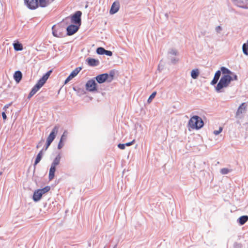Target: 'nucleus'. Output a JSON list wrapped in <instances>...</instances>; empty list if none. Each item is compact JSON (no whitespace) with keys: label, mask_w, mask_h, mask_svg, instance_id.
<instances>
[{"label":"nucleus","mask_w":248,"mask_h":248,"mask_svg":"<svg viewBox=\"0 0 248 248\" xmlns=\"http://www.w3.org/2000/svg\"><path fill=\"white\" fill-rule=\"evenodd\" d=\"M39 191H40L42 194L43 195L48 192L50 189V187L48 186H45L44 188L41 189H38Z\"/></svg>","instance_id":"nucleus-29"},{"label":"nucleus","mask_w":248,"mask_h":248,"mask_svg":"<svg viewBox=\"0 0 248 248\" xmlns=\"http://www.w3.org/2000/svg\"><path fill=\"white\" fill-rule=\"evenodd\" d=\"M2 174V172L0 171V176Z\"/></svg>","instance_id":"nucleus-52"},{"label":"nucleus","mask_w":248,"mask_h":248,"mask_svg":"<svg viewBox=\"0 0 248 248\" xmlns=\"http://www.w3.org/2000/svg\"><path fill=\"white\" fill-rule=\"evenodd\" d=\"M248 220V216L244 215L237 219V222L241 225H244Z\"/></svg>","instance_id":"nucleus-21"},{"label":"nucleus","mask_w":248,"mask_h":248,"mask_svg":"<svg viewBox=\"0 0 248 248\" xmlns=\"http://www.w3.org/2000/svg\"><path fill=\"white\" fill-rule=\"evenodd\" d=\"M221 71L217 70L215 73V76H216L217 77H218L219 78L220 77V76H221Z\"/></svg>","instance_id":"nucleus-42"},{"label":"nucleus","mask_w":248,"mask_h":248,"mask_svg":"<svg viewBox=\"0 0 248 248\" xmlns=\"http://www.w3.org/2000/svg\"><path fill=\"white\" fill-rule=\"evenodd\" d=\"M116 247H117V245H115V246L113 247V248H116Z\"/></svg>","instance_id":"nucleus-53"},{"label":"nucleus","mask_w":248,"mask_h":248,"mask_svg":"<svg viewBox=\"0 0 248 248\" xmlns=\"http://www.w3.org/2000/svg\"><path fill=\"white\" fill-rule=\"evenodd\" d=\"M115 73V71L111 70L109 71V74H108V82H110L113 80Z\"/></svg>","instance_id":"nucleus-26"},{"label":"nucleus","mask_w":248,"mask_h":248,"mask_svg":"<svg viewBox=\"0 0 248 248\" xmlns=\"http://www.w3.org/2000/svg\"><path fill=\"white\" fill-rule=\"evenodd\" d=\"M37 1L38 7H46L52 2L51 0H37Z\"/></svg>","instance_id":"nucleus-20"},{"label":"nucleus","mask_w":248,"mask_h":248,"mask_svg":"<svg viewBox=\"0 0 248 248\" xmlns=\"http://www.w3.org/2000/svg\"><path fill=\"white\" fill-rule=\"evenodd\" d=\"M81 69V67H78L75 69L66 78L64 81V84H67L73 78H75L79 73Z\"/></svg>","instance_id":"nucleus-12"},{"label":"nucleus","mask_w":248,"mask_h":248,"mask_svg":"<svg viewBox=\"0 0 248 248\" xmlns=\"http://www.w3.org/2000/svg\"><path fill=\"white\" fill-rule=\"evenodd\" d=\"M156 94V92H154L153 93H152L149 96V97L147 100V102L148 103H151L152 102V101L153 100V99L155 97Z\"/></svg>","instance_id":"nucleus-31"},{"label":"nucleus","mask_w":248,"mask_h":248,"mask_svg":"<svg viewBox=\"0 0 248 248\" xmlns=\"http://www.w3.org/2000/svg\"><path fill=\"white\" fill-rule=\"evenodd\" d=\"M11 105V103L5 105L3 108V109L5 111L6 110V109L9 108V107Z\"/></svg>","instance_id":"nucleus-46"},{"label":"nucleus","mask_w":248,"mask_h":248,"mask_svg":"<svg viewBox=\"0 0 248 248\" xmlns=\"http://www.w3.org/2000/svg\"><path fill=\"white\" fill-rule=\"evenodd\" d=\"M112 54L113 53L112 51L105 49L104 55H106L108 56H111Z\"/></svg>","instance_id":"nucleus-37"},{"label":"nucleus","mask_w":248,"mask_h":248,"mask_svg":"<svg viewBox=\"0 0 248 248\" xmlns=\"http://www.w3.org/2000/svg\"><path fill=\"white\" fill-rule=\"evenodd\" d=\"M62 140H60V141L59 142L58 145V149L60 150L61 149L63 146H64V143Z\"/></svg>","instance_id":"nucleus-35"},{"label":"nucleus","mask_w":248,"mask_h":248,"mask_svg":"<svg viewBox=\"0 0 248 248\" xmlns=\"http://www.w3.org/2000/svg\"><path fill=\"white\" fill-rule=\"evenodd\" d=\"M2 118L4 120H6L7 119V116L6 115V113L4 111H3L1 113Z\"/></svg>","instance_id":"nucleus-45"},{"label":"nucleus","mask_w":248,"mask_h":248,"mask_svg":"<svg viewBox=\"0 0 248 248\" xmlns=\"http://www.w3.org/2000/svg\"><path fill=\"white\" fill-rule=\"evenodd\" d=\"M234 4L238 7L243 9H248L246 4L248 3V0H233Z\"/></svg>","instance_id":"nucleus-14"},{"label":"nucleus","mask_w":248,"mask_h":248,"mask_svg":"<svg viewBox=\"0 0 248 248\" xmlns=\"http://www.w3.org/2000/svg\"><path fill=\"white\" fill-rule=\"evenodd\" d=\"M247 104L245 102L242 103L238 107L235 113V118L241 119L243 118V114L245 113L247 111Z\"/></svg>","instance_id":"nucleus-7"},{"label":"nucleus","mask_w":248,"mask_h":248,"mask_svg":"<svg viewBox=\"0 0 248 248\" xmlns=\"http://www.w3.org/2000/svg\"><path fill=\"white\" fill-rule=\"evenodd\" d=\"M25 5L30 10H35L38 7L37 0H24Z\"/></svg>","instance_id":"nucleus-9"},{"label":"nucleus","mask_w":248,"mask_h":248,"mask_svg":"<svg viewBox=\"0 0 248 248\" xmlns=\"http://www.w3.org/2000/svg\"><path fill=\"white\" fill-rule=\"evenodd\" d=\"M199 75L198 69H193L191 72V77L193 79H197Z\"/></svg>","instance_id":"nucleus-27"},{"label":"nucleus","mask_w":248,"mask_h":248,"mask_svg":"<svg viewBox=\"0 0 248 248\" xmlns=\"http://www.w3.org/2000/svg\"><path fill=\"white\" fill-rule=\"evenodd\" d=\"M221 31H222V28L220 26H218L216 27V31L217 33H220Z\"/></svg>","instance_id":"nucleus-44"},{"label":"nucleus","mask_w":248,"mask_h":248,"mask_svg":"<svg viewBox=\"0 0 248 248\" xmlns=\"http://www.w3.org/2000/svg\"><path fill=\"white\" fill-rule=\"evenodd\" d=\"M85 88L86 90L90 92H94L97 91V84L94 78L89 80L86 82Z\"/></svg>","instance_id":"nucleus-6"},{"label":"nucleus","mask_w":248,"mask_h":248,"mask_svg":"<svg viewBox=\"0 0 248 248\" xmlns=\"http://www.w3.org/2000/svg\"><path fill=\"white\" fill-rule=\"evenodd\" d=\"M80 26L76 24H71L66 28V35L71 36L77 32Z\"/></svg>","instance_id":"nucleus-11"},{"label":"nucleus","mask_w":248,"mask_h":248,"mask_svg":"<svg viewBox=\"0 0 248 248\" xmlns=\"http://www.w3.org/2000/svg\"><path fill=\"white\" fill-rule=\"evenodd\" d=\"M222 130H223V128L222 127H219V129L218 130H215L213 132V133L215 135H217L222 132Z\"/></svg>","instance_id":"nucleus-36"},{"label":"nucleus","mask_w":248,"mask_h":248,"mask_svg":"<svg viewBox=\"0 0 248 248\" xmlns=\"http://www.w3.org/2000/svg\"><path fill=\"white\" fill-rule=\"evenodd\" d=\"M220 71H221V72H222L223 75H230V74H232V72L228 68H227L224 66L221 67Z\"/></svg>","instance_id":"nucleus-25"},{"label":"nucleus","mask_w":248,"mask_h":248,"mask_svg":"<svg viewBox=\"0 0 248 248\" xmlns=\"http://www.w3.org/2000/svg\"><path fill=\"white\" fill-rule=\"evenodd\" d=\"M105 49L103 47H98L96 50V52L98 55H104Z\"/></svg>","instance_id":"nucleus-30"},{"label":"nucleus","mask_w":248,"mask_h":248,"mask_svg":"<svg viewBox=\"0 0 248 248\" xmlns=\"http://www.w3.org/2000/svg\"><path fill=\"white\" fill-rule=\"evenodd\" d=\"M165 16L166 17V18H168L169 17V14L168 13H166L165 15Z\"/></svg>","instance_id":"nucleus-51"},{"label":"nucleus","mask_w":248,"mask_h":248,"mask_svg":"<svg viewBox=\"0 0 248 248\" xmlns=\"http://www.w3.org/2000/svg\"><path fill=\"white\" fill-rule=\"evenodd\" d=\"M61 159V154L59 153L56 155L55 158L53 159L50 168L49 169L48 179L49 181L52 180L54 179L55 176V173L56 170V166L60 164Z\"/></svg>","instance_id":"nucleus-3"},{"label":"nucleus","mask_w":248,"mask_h":248,"mask_svg":"<svg viewBox=\"0 0 248 248\" xmlns=\"http://www.w3.org/2000/svg\"><path fill=\"white\" fill-rule=\"evenodd\" d=\"M178 54L177 51L174 49L171 48L170 49L168 52V58L170 61V62L172 64H175L177 62H178L179 59L174 57V56H177Z\"/></svg>","instance_id":"nucleus-8"},{"label":"nucleus","mask_w":248,"mask_h":248,"mask_svg":"<svg viewBox=\"0 0 248 248\" xmlns=\"http://www.w3.org/2000/svg\"><path fill=\"white\" fill-rule=\"evenodd\" d=\"M203 125L204 123L202 119L197 115L192 116L188 121V125L192 129H200Z\"/></svg>","instance_id":"nucleus-2"},{"label":"nucleus","mask_w":248,"mask_h":248,"mask_svg":"<svg viewBox=\"0 0 248 248\" xmlns=\"http://www.w3.org/2000/svg\"><path fill=\"white\" fill-rule=\"evenodd\" d=\"M34 94L33 93H32L31 91L30 92L29 95H28V99H30L31 98L33 95H34Z\"/></svg>","instance_id":"nucleus-47"},{"label":"nucleus","mask_w":248,"mask_h":248,"mask_svg":"<svg viewBox=\"0 0 248 248\" xmlns=\"http://www.w3.org/2000/svg\"><path fill=\"white\" fill-rule=\"evenodd\" d=\"M232 81V79L231 75H222L219 82L215 87L216 92L218 93L222 92L221 90L224 88L227 87Z\"/></svg>","instance_id":"nucleus-1"},{"label":"nucleus","mask_w":248,"mask_h":248,"mask_svg":"<svg viewBox=\"0 0 248 248\" xmlns=\"http://www.w3.org/2000/svg\"><path fill=\"white\" fill-rule=\"evenodd\" d=\"M118 147L120 149L123 150L125 149V146L124 143H119L118 145Z\"/></svg>","instance_id":"nucleus-41"},{"label":"nucleus","mask_w":248,"mask_h":248,"mask_svg":"<svg viewBox=\"0 0 248 248\" xmlns=\"http://www.w3.org/2000/svg\"><path fill=\"white\" fill-rule=\"evenodd\" d=\"M108 73H103L99 74L94 78V79L96 80L99 84H102L106 81L108 82Z\"/></svg>","instance_id":"nucleus-13"},{"label":"nucleus","mask_w":248,"mask_h":248,"mask_svg":"<svg viewBox=\"0 0 248 248\" xmlns=\"http://www.w3.org/2000/svg\"><path fill=\"white\" fill-rule=\"evenodd\" d=\"M54 0H51V1H54Z\"/></svg>","instance_id":"nucleus-54"},{"label":"nucleus","mask_w":248,"mask_h":248,"mask_svg":"<svg viewBox=\"0 0 248 248\" xmlns=\"http://www.w3.org/2000/svg\"><path fill=\"white\" fill-rule=\"evenodd\" d=\"M22 78V72L19 70L16 71L14 74V78L15 80L17 83H19L21 81Z\"/></svg>","instance_id":"nucleus-19"},{"label":"nucleus","mask_w":248,"mask_h":248,"mask_svg":"<svg viewBox=\"0 0 248 248\" xmlns=\"http://www.w3.org/2000/svg\"><path fill=\"white\" fill-rule=\"evenodd\" d=\"M120 8V4L119 1H114L110 8L109 10V14L110 15H113L116 13Z\"/></svg>","instance_id":"nucleus-16"},{"label":"nucleus","mask_w":248,"mask_h":248,"mask_svg":"<svg viewBox=\"0 0 248 248\" xmlns=\"http://www.w3.org/2000/svg\"><path fill=\"white\" fill-rule=\"evenodd\" d=\"M234 248H242V245L240 243L235 242L233 244Z\"/></svg>","instance_id":"nucleus-39"},{"label":"nucleus","mask_w":248,"mask_h":248,"mask_svg":"<svg viewBox=\"0 0 248 248\" xmlns=\"http://www.w3.org/2000/svg\"><path fill=\"white\" fill-rule=\"evenodd\" d=\"M81 15L82 12L80 11H76L71 16V22L73 24L78 25V26H80L81 24Z\"/></svg>","instance_id":"nucleus-5"},{"label":"nucleus","mask_w":248,"mask_h":248,"mask_svg":"<svg viewBox=\"0 0 248 248\" xmlns=\"http://www.w3.org/2000/svg\"><path fill=\"white\" fill-rule=\"evenodd\" d=\"M51 144V143L48 142L46 141V145L42 150H44L45 151H46L48 149V148L49 147V146Z\"/></svg>","instance_id":"nucleus-40"},{"label":"nucleus","mask_w":248,"mask_h":248,"mask_svg":"<svg viewBox=\"0 0 248 248\" xmlns=\"http://www.w3.org/2000/svg\"><path fill=\"white\" fill-rule=\"evenodd\" d=\"M42 195H43V194H42V193L40 191H39L38 189L37 190H35L34 191L33 196H32V199H33V201L35 202H37L41 200V199L42 197Z\"/></svg>","instance_id":"nucleus-18"},{"label":"nucleus","mask_w":248,"mask_h":248,"mask_svg":"<svg viewBox=\"0 0 248 248\" xmlns=\"http://www.w3.org/2000/svg\"><path fill=\"white\" fill-rule=\"evenodd\" d=\"M242 51L244 55L248 56V40L243 44Z\"/></svg>","instance_id":"nucleus-28"},{"label":"nucleus","mask_w":248,"mask_h":248,"mask_svg":"<svg viewBox=\"0 0 248 248\" xmlns=\"http://www.w3.org/2000/svg\"><path fill=\"white\" fill-rule=\"evenodd\" d=\"M43 156V150H41L39 153L37 154V156L35 158L33 166L34 168H35V166L39 163V162L42 159Z\"/></svg>","instance_id":"nucleus-22"},{"label":"nucleus","mask_w":248,"mask_h":248,"mask_svg":"<svg viewBox=\"0 0 248 248\" xmlns=\"http://www.w3.org/2000/svg\"><path fill=\"white\" fill-rule=\"evenodd\" d=\"M163 69V66L161 65L160 63L159 64L158 66V69L160 71L162 70Z\"/></svg>","instance_id":"nucleus-49"},{"label":"nucleus","mask_w":248,"mask_h":248,"mask_svg":"<svg viewBox=\"0 0 248 248\" xmlns=\"http://www.w3.org/2000/svg\"><path fill=\"white\" fill-rule=\"evenodd\" d=\"M69 17H67L66 18H65V19H63V20H62V21H63V22H65V21H67V20L69 19Z\"/></svg>","instance_id":"nucleus-50"},{"label":"nucleus","mask_w":248,"mask_h":248,"mask_svg":"<svg viewBox=\"0 0 248 248\" xmlns=\"http://www.w3.org/2000/svg\"><path fill=\"white\" fill-rule=\"evenodd\" d=\"M44 84L45 83L43 81L40 79H39L36 84L32 87L31 91L35 94Z\"/></svg>","instance_id":"nucleus-15"},{"label":"nucleus","mask_w":248,"mask_h":248,"mask_svg":"<svg viewBox=\"0 0 248 248\" xmlns=\"http://www.w3.org/2000/svg\"><path fill=\"white\" fill-rule=\"evenodd\" d=\"M219 78L218 77H217L214 75V78L211 81L210 84L213 86L215 85L217 83V81L219 80Z\"/></svg>","instance_id":"nucleus-33"},{"label":"nucleus","mask_w":248,"mask_h":248,"mask_svg":"<svg viewBox=\"0 0 248 248\" xmlns=\"http://www.w3.org/2000/svg\"><path fill=\"white\" fill-rule=\"evenodd\" d=\"M68 134V131L67 130H64L62 135L61 136L60 140H62L63 141L65 140H66Z\"/></svg>","instance_id":"nucleus-32"},{"label":"nucleus","mask_w":248,"mask_h":248,"mask_svg":"<svg viewBox=\"0 0 248 248\" xmlns=\"http://www.w3.org/2000/svg\"><path fill=\"white\" fill-rule=\"evenodd\" d=\"M42 141H44L43 140H42L40 142H39L38 143V144L37 145V146H36V148H39L41 146V145H42Z\"/></svg>","instance_id":"nucleus-48"},{"label":"nucleus","mask_w":248,"mask_h":248,"mask_svg":"<svg viewBox=\"0 0 248 248\" xmlns=\"http://www.w3.org/2000/svg\"><path fill=\"white\" fill-rule=\"evenodd\" d=\"M230 171V170L227 168H222L220 170V173L222 174H227Z\"/></svg>","instance_id":"nucleus-34"},{"label":"nucleus","mask_w":248,"mask_h":248,"mask_svg":"<svg viewBox=\"0 0 248 248\" xmlns=\"http://www.w3.org/2000/svg\"><path fill=\"white\" fill-rule=\"evenodd\" d=\"M52 72V70H50L48 71H47L45 74L43 75V76L41 78H40L39 79H40L42 81H43L44 83L46 82L47 79L49 77L50 74Z\"/></svg>","instance_id":"nucleus-23"},{"label":"nucleus","mask_w":248,"mask_h":248,"mask_svg":"<svg viewBox=\"0 0 248 248\" xmlns=\"http://www.w3.org/2000/svg\"><path fill=\"white\" fill-rule=\"evenodd\" d=\"M59 127L58 125H55L53 127L48 137L47 138L46 141L47 142L51 143L53 142L59 131Z\"/></svg>","instance_id":"nucleus-10"},{"label":"nucleus","mask_w":248,"mask_h":248,"mask_svg":"<svg viewBox=\"0 0 248 248\" xmlns=\"http://www.w3.org/2000/svg\"><path fill=\"white\" fill-rule=\"evenodd\" d=\"M52 33L54 36L62 38L65 36L64 33V28L61 27L60 24L57 25H54L52 27Z\"/></svg>","instance_id":"nucleus-4"},{"label":"nucleus","mask_w":248,"mask_h":248,"mask_svg":"<svg viewBox=\"0 0 248 248\" xmlns=\"http://www.w3.org/2000/svg\"><path fill=\"white\" fill-rule=\"evenodd\" d=\"M135 140H132L130 142H128L126 143H124V145L125 146H131V145H132L135 142Z\"/></svg>","instance_id":"nucleus-43"},{"label":"nucleus","mask_w":248,"mask_h":248,"mask_svg":"<svg viewBox=\"0 0 248 248\" xmlns=\"http://www.w3.org/2000/svg\"><path fill=\"white\" fill-rule=\"evenodd\" d=\"M14 48L16 51H21L23 50V46L22 44L18 42H16L13 44Z\"/></svg>","instance_id":"nucleus-24"},{"label":"nucleus","mask_w":248,"mask_h":248,"mask_svg":"<svg viewBox=\"0 0 248 248\" xmlns=\"http://www.w3.org/2000/svg\"><path fill=\"white\" fill-rule=\"evenodd\" d=\"M86 62L89 66L93 67L98 66L100 63L98 60L91 58L87 59Z\"/></svg>","instance_id":"nucleus-17"},{"label":"nucleus","mask_w":248,"mask_h":248,"mask_svg":"<svg viewBox=\"0 0 248 248\" xmlns=\"http://www.w3.org/2000/svg\"><path fill=\"white\" fill-rule=\"evenodd\" d=\"M230 75L231 76L232 81L238 80L237 76L236 74H235L234 73H233V72H232V74H230Z\"/></svg>","instance_id":"nucleus-38"}]
</instances>
